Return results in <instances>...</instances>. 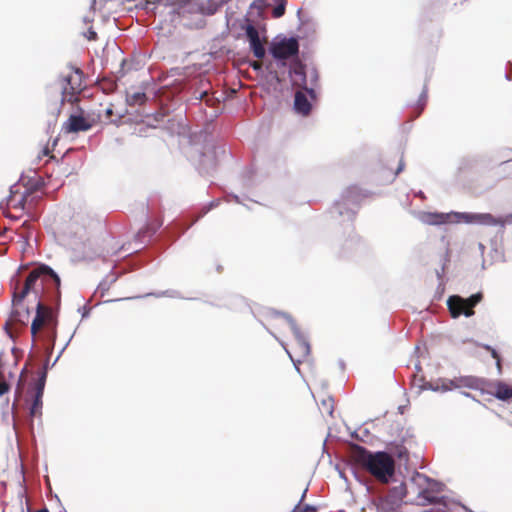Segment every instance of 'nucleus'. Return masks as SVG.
<instances>
[{
    "label": "nucleus",
    "instance_id": "nucleus-1",
    "mask_svg": "<svg viewBox=\"0 0 512 512\" xmlns=\"http://www.w3.org/2000/svg\"><path fill=\"white\" fill-rule=\"evenodd\" d=\"M60 286V278L47 265H40L33 269L27 276L24 284H17L13 291L12 311L4 328L10 337H13L12 328L14 326H26L30 320V310L24 304V300L30 294H34L35 298L40 299L46 289Z\"/></svg>",
    "mask_w": 512,
    "mask_h": 512
},
{
    "label": "nucleus",
    "instance_id": "nucleus-2",
    "mask_svg": "<svg viewBox=\"0 0 512 512\" xmlns=\"http://www.w3.org/2000/svg\"><path fill=\"white\" fill-rule=\"evenodd\" d=\"M350 457L381 483H388L395 473V461L387 452L373 453L363 446L353 444L350 447Z\"/></svg>",
    "mask_w": 512,
    "mask_h": 512
},
{
    "label": "nucleus",
    "instance_id": "nucleus-3",
    "mask_svg": "<svg viewBox=\"0 0 512 512\" xmlns=\"http://www.w3.org/2000/svg\"><path fill=\"white\" fill-rule=\"evenodd\" d=\"M47 372L42 370L38 378L33 384H30L25 391L24 385V372L21 373L16 391H15V404H22V402L29 406V415L31 418H40L42 416L43 393L46 383Z\"/></svg>",
    "mask_w": 512,
    "mask_h": 512
},
{
    "label": "nucleus",
    "instance_id": "nucleus-4",
    "mask_svg": "<svg viewBox=\"0 0 512 512\" xmlns=\"http://www.w3.org/2000/svg\"><path fill=\"white\" fill-rule=\"evenodd\" d=\"M102 121L101 113H87L84 111L81 114H71L67 121L63 124L62 130L64 133H79L86 132L92 129L95 125Z\"/></svg>",
    "mask_w": 512,
    "mask_h": 512
},
{
    "label": "nucleus",
    "instance_id": "nucleus-5",
    "mask_svg": "<svg viewBox=\"0 0 512 512\" xmlns=\"http://www.w3.org/2000/svg\"><path fill=\"white\" fill-rule=\"evenodd\" d=\"M481 299V293L473 294L466 299L454 295L449 297L447 305L453 318H457L462 314L466 317H470L474 315V307L481 301Z\"/></svg>",
    "mask_w": 512,
    "mask_h": 512
},
{
    "label": "nucleus",
    "instance_id": "nucleus-6",
    "mask_svg": "<svg viewBox=\"0 0 512 512\" xmlns=\"http://www.w3.org/2000/svg\"><path fill=\"white\" fill-rule=\"evenodd\" d=\"M57 324L56 317L51 307L45 305L41 299L36 305V315L31 323V334H36L44 328L54 330Z\"/></svg>",
    "mask_w": 512,
    "mask_h": 512
},
{
    "label": "nucleus",
    "instance_id": "nucleus-7",
    "mask_svg": "<svg viewBox=\"0 0 512 512\" xmlns=\"http://www.w3.org/2000/svg\"><path fill=\"white\" fill-rule=\"evenodd\" d=\"M406 496V487L404 484L395 486L389 490L387 495L382 498L378 504L379 512H402L401 506Z\"/></svg>",
    "mask_w": 512,
    "mask_h": 512
},
{
    "label": "nucleus",
    "instance_id": "nucleus-8",
    "mask_svg": "<svg viewBox=\"0 0 512 512\" xmlns=\"http://www.w3.org/2000/svg\"><path fill=\"white\" fill-rule=\"evenodd\" d=\"M299 52V43L296 38H284L278 42L272 43L270 47L271 55L278 60H286L296 56Z\"/></svg>",
    "mask_w": 512,
    "mask_h": 512
},
{
    "label": "nucleus",
    "instance_id": "nucleus-9",
    "mask_svg": "<svg viewBox=\"0 0 512 512\" xmlns=\"http://www.w3.org/2000/svg\"><path fill=\"white\" fill-rule=\"evenodd\" d=\"M453 216L456 222H464L467 224L497 226L499 222V220L490 213L454 212Z\"/></svg>",
    "mask_w": 512,
    "mask_h": 512
},
{
    "label": "nucleus",
    "instance_id": "nucleus-10",
    "mask_svg": "<svg viewBox=\"0 0 512 512\" xmlns=\"http://www.w3.org/2000/svg\"><path fill=\"white\" fill-rule=\"evenodd\" d=\"M245 32L254 56L258 59H262L265 56V48L260 40L258 30L253 25L249 24Z\"/></svg>",
    "mask_w": 512,
    "mask_h": 512
},
{
    "label": "nucleus",
    "instance_id": "nucleus-11",
    "mask_svg": "<svg viewBox=\"0 0 512 512\" xmlns=\"http://www.w3.org/2000/svg\"><path fill=\"white\" fill-rule=\"evenodd\" d=\"M452 218H454L453 213L428 212L422 214L421 221L428 225H442L452 222Z\"/></svg>",
    "mask_w": 512,
    "mask_h": 512
},
{
    "label": "nucleus",
    "instance_id": "nucleus-12",
    "mask_svg": "<svg viewBox=\"0 0 512 512\" xmlns=\"http://www.w3.org/2000/svg\"><path fill=\"white\" fill-rule=\"evenodd\" d=\"M294 108L296 112L307 116L311 111V104L303 91H297L294 96Z\"/></svg>",
    "mask_w": 512,
    "mask_h": 512
},
{
    "label": "nucleus",
    "instance_id": "nucleus-13",
    "mask_svg": "<svg viewBox=\"0 0 512 512\" xmlns=\"http://www.w3.org/2000/svg\"><path fill=\"white\" fill-rule=\"evenodd\" d=\"M26 196L17 192L11 191V194L7 200L8 208L20 209L24 208Z\"/></svg>",
    "mask_w": 512,
    "mask_h": 512
},
{
    "label": "nucleus",
    "instance_id": "nucleus-14",
    "mask_svg": "<svg viewBox=\"0 0 512 512\" xmlns=\"http://www.w3.org/2000/svg\"><path fill=\"white\" fill-rule=\"evenodd\" d=\"M146 100L147 96L143 91H135L126 95V102L130 106L143 105Z\"/></svg>",
    "mask_w": 512,
    "mask_h": 512
},
{
    "label": "nucleus",
    "instance_id": "nucleus-15",
    "mask_svg": "<svg viewBox=\"0 0 512 512\" xmlns=\"http://www.w3.org/2000/svg\"><path fill=\"white\" fill-rule=\"evenodd\" d=\"M101 113L102 121L101 122H107V123H115L119 119L122 118L121 114H117V116L114 118V109L113 105L109 104L107 107H105L103 110H99L97 113Z\"/></svg>",
    "mask_w": 512,
    "mask_h": 512
},
{
    "label": "nucleus",
    "instance_id": "nucleus-16",
    "mask_svg": "<svg viewBox=\"0 0 512 512\" xmlns=\"http://www.w3.org/2000/svg\"><path fill=\"white\" fill-rule=\"evenodd\" d=\"M495 396L498 399L507 400L512 397V389L504 383H498L496 386Z\"/></svg>",
    "mask_w": 512,
    "mask_h": 512
},
{
    "label": "nucleus",
    "instance_id": "nucleus-17",
    "mask_svg": "<svg viewBox=\"0 0 512 512\" xmlns=\"http://www.w3.org/2000/svg\"><path fill=\"white\" fill-rule=\"evenodd\" d=\"M273 1L276 3V6L274 7V9L272 11V16L274 18H280L285 13L287 0H273Z\"/></svg>",
    "mask_w": 512,
    "mask_h": 512
},
{
    "label": "nucleus",
    "instance_id": "nucleus-18",
    "mask_svg": "<svg viewBox=\"0 0 512 512\" xmlns=\"http://www.w3.org/2000/svg\"><path fill=\"white\" fill-rule=\"evenodd\" d=\"M419 497L424 499L426 502L432 504L436 503L437 497L433 494L430 489H423L419 492Z\"/></svg>",
    "mask_w": 512,
    "mask_h": 512
},
{
    "label": "nucleus",
    "instance_id": "nucleus-19",
    "mask_svg": "<svg viewBox=\"0 0 512 512\" xmlns=\"http://www.w3.org/2000/svg\"><path fill=\"white\" fill-rule=\"evenodd\" d=\"M306 493H307V489H305L303 491L301 499L299 501L301 512H317L318 508L316 506L309 505V504L301 505L302 501L304 500V498L306 496Z\"/></svg>",
    "mask_w": 512,
    "mask_h": 512
},
{
    "label": "nucleus",
    "instance_id": "nucleus-20",
    "mask_svg": "<svg viewBox=\"0 0 512 512\" xmlns=\"http://www.w3.org/2000/svg\"><path fill=\"white\" fill-rule=\"evenodd\" d=\"M484 349L491 353V356L496 360V365L499 371H501V359L498 352L489 345H484Z\"/></svg>",
    "mask_w": 512,
    "mask_h": 512
},
{
    "label": "nucleus",
    "instance_id": "nucleus-21",
    "mask_svg": "<svg viewBox=\"0 0 512 512\" xmlns=\"http://www.w3.org/2000/svg\"><path fill=\"white\" fill-rule=\"evenodd\" d=\"M9 391V384L6 382L3 374L0 372V396Z\"/></svg>",
    "mask_w": 512,
    "mask_h": 512
},
{
    "label": "nucleus",
    "instance_id": "nucleus-22",
    "mask_svg": "<svg viewBox=\"0 0 512 512\" xmlns=\"http://www.w3.org/2000/svg\"><path fill=\"white\" fill-rule=\"evenodd\" d=\"M322 406H323V408H324V411H325L327 414L332 415L333 410H334V406H333V401H332V399L323 400V401H322Z\"/></svg>",
    "mask_w": 512,
    "mask_h": 512
},
{
    "label": "nucleus",
    "instance_id": "nucleus-23",
    "mask_svg": "<svg viewBox=\"0 0 512 512\" xmlns=\"http://www.w3.org/2000/svg\"><path fill=\"white\" fill-rule=\"evenodd\" d=\"M499 220L498 225L504 227L506 224H512V213L506 215L504 218H497Z\"/></svg>",
    "mask_w": 512,
    "mask_h": 512
},
{
    "label": "nucleus",
    "instance_id": "nucleus-24",
    "mask_svg": "<svg viewBox=\"0 0 512 512\" xmlns=\"http://www.w3.org/2000/svg\"><path fill=\"white\" fill-rule=\"evenodd\" d=\"M86 37L89 41H95L97 39V33L90 28L86 34Z\"/></svg>",
    "mask_w": 512,
    "mask_h": 512
},
{
    "label": "nucleus",
    "instance_id": "nucleus-25",
    "mask_svg": "<svg viewBox=\"0 0 512 512\" xmlns=\"http://www.w3.org/2000/svg\"><path fill=\"white\" fill-rule=\"evenodd\" d=\"M297 341L301 345V347L303 349V353L308 354L309 350H310L308 343H306L305 341H302L301 339H298Z\"/></svg>",
    "mask_w": 512,
    "mask_h": 512
},
{
    "label": "nucleus",
    "instance_id": "nucleus-26",
    "mask_svg": "<svg viewBox=\"0 0 512 512\" xmlns=\"http://www.w3.org/2000/svg\"><path fill=\"white\" fill-rule=\"evenodd\" d=\"M250 66L254 70H260L262 68V62L261 61H253V62L250 63Z\"/></svg>",
    "mask_w": 512,
    "mask_h": 512
},
{
    "label": "nucleus",
    "instance_id": "nucleus-27",
    "mask_svg": "<svg viewBox=\"0 0 512 512\" xmlns=\"http://www.w3.org/2000/svg\"><path fill=\"white\" fill-rule=\"evenodd\" d=\"M305 91L310 95L312 99L316 98V92L314 88H308L307 86L304 87Z\"/></svg>",
    "mask_w": 512,
    "mask_h": 512
},
{
    "label": "nucleus",
    "instance_id": "nucleus-28",
    "mask_svg": "<svg viewBox=\"0 0 512 512\" xmlns=\"http://www.w3.org/2000/svg\"><path fill=\"white\" fill-rule=\"evenodd\" d=\"M403 169H404V162H403V159L401 158V159L399 160V164H398V167H397V169H396L395 174H396V175H397V174H399Z\"/></svg>",
    "mask_w": 512,
    "mask_h": 512
},
{
    "label": "nucleus",
    "instance_id": "nucleus-29",
    "mask_svg": "<svg viewBox=\"0 0 512 512\" xmlns=\"http://www.w3.org/2000/svg\"><path fill=\"white\" fill-rule=\"evenodd\" d=\"M311 77H312V80L315 82L318 80V74L315 70L311 71Z\"/></svg>",
    "mask_w": 512,
    "mask_h": 512
},
{
    "label": "nucleus",
    "instance_id": "nucleus-30",
    "mask_svg": "<svg viewBox=\"0 0 512 512\" xmlns=\"http://www.w3.org/2000/svg\"><path fill=\"white\" fill-rule=\"evenodd\" d=\"M49 153H50V150H49V148H48V147L43 148V150H42V155H43V156H48V155H49Z\"/></svg>",
    "mask_w": 512,
    "mask_h": 512
},
{
    "label": "nucleus",
    "instance_id": "nucleus-31",
    "mask_svg": "<svg viewBox=\"0 0 512 512\" xmlns=\"http://www.w3.org/2000/svg\"><path fill=\"white\" fill-rule=\"evenodd\" d=\"M291 512H301L300 503H298Z\"/></svg>",
    "mask_w": 512,
    "mask_h": 512
},
{
    "label": "nucleus",
    "instance_id": "nucleus-32",
    "mask_svg": "<svg viewBox=\"0 0 512 512\" xmlns=\"http://www.w3.org/2000/svg\"><path fill=\"white\" fill-rule=\"evenodd\" d=\"M418 479L419 480H424V481H428V479L424 476H421V475H418Z\"/></svg>",
    "mask_w": 512,
    "mask_h": 512
},
{
    "label": "nucleus",
    "instance_id": "nucleus-33",
    "mask_svg": "<svg viewBox=\"0 0 512 512\" xmlns=\"http://www.w3.org/2000/svg\"><path fill=\"white\" fill-rule=\"evenodd\" d=\"M36 512H49V511L47 508H43V509L37 510Z\"/></svg>",
    "mask_w": 512,
    "mask_h": 512
},
{
    "label": "nucleus",
    "instance_id": "nucleus-34",
    "mask_svg": "<svg viewBox=\"0 0 512 512\" xmlns=\"http://www.w3.org/2000/svg\"><path fill=\"white\" fill-rule=\"evenodd\" d=\"M76 74H77L78 78L81 77V72L79 70L76 71Z\"/></svg>",
    "mask_w": 512,
    "mask_h": 512
},
{
    "label": "nucleus",
    "instance_id": "nucleus-35",
    "mask_svg": "<svg viewBox=\"0 0 512 512\" xmlns=\"http://www.w3.org/2000/svg\"><path fill=\"white\" fill-rule=\"evenodd\" d=\"M110 85H111V89L116 86L115 83H110Z\"/></svg>",
    "mask_w": 512,
    "mask_h": 512
},
{
    "label": "nucleus",
    "instance_id": "nucleus-36",
    "mask_svg": "<svg viewBox=\"0 0 512 512\" xmlns=\"http://www.w3.org/2000/svg\"><path fill=\"white\" fill-rule=\"evenodd\" d=\"M71 88H72V90H73V91H75V90H76V88H75V87H71ZM77 89H78V90H80V88H79V87H77Z\"/></svg>",
    "mask_w": 512,
    "mask_h": 512
}]
</instances>
